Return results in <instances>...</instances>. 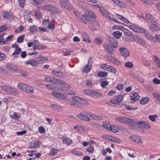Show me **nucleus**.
Returning <instances> with one entry per match:
<instances>
[{"label": "nucleus", "instance_id": "9b49d317", "mask_svg": "<svg viewBox=\"0 0 160 160\" xmlns=\"http://www.w3.org/2000/svg\"><path fill=\"white\" fill-rule=\"evenodd\" d=\"M85 20V21H88L90 22L94 26H98L99 25L98 21L96 20L95 18H89L88 16V15L86 16Z\"/></svg>", "mask_w": 160, "mask_h": 160}, {"label": "nucleus", "instance_id": "f257e3e1", "mask_svg": "<svg viewBox=\"0 0 160 160\" xmlns=\"http://www.w3.org/2000/svg\"><path fill=\"white\" fill-rule=\"evenodd\" d=\"M115 120L120 123L128 125L129 126H136V122L133 120L125 117H116Z\"/></svg>", "mask_w": 160, "mask_h": 160}, {"label": "nucleus", "instance_id": "4be33fe9", "mask_svg": "<svg viewBox=\"0 0 160 160\" xmlns=\"http://www.w3.org/2000/svg\"><path fill=\"white\" fill-rule=\"evenodd\" d=\"M74 128L76 130L81 131L83 132L84 131H86L87 130V128L83 127L80 125H78L76 126H75Z\"/></svg>", "mask_w": 160, "mask_h": 160}, {"label": "nucleus", "instance_id": "69168bd1", "mask_svg": "<svg viewBox=\"0 0 160 160\" xmlns=\"http://www.w3.org/2000/svg\"><path fill=\"white\" fill-rule=\"evenodd\" d=\"M38 42L37 41H35L34 42V46L33 47V49L34 50L38 48L39 49L40 48V47L39 45H38Z\"/></svg>", "mask_w": 160, "mask_h": 160}, {"label": "nucleus", "instance_id": "37998d69", "mask_svg": "<svg viewBox=\"0 0 160 160\" xmlns=\"http://www.w3.org/2000/svg\"><path fill=\"white\" fill-rule=\"evenodd\" d=\"M51 106L52 108L55 109L59 110L62 108L61 106L56 104H52Z\"/></svg>", "mask_w": 160, "mask_h": 160}, {"label": "nucleus", "instance_id": "4468645a", "mask_svg": "<svg viewBox=\"0 0 160 160\" xmlns=\"http://www.w3.org/2000/svg\"><path fill=\"white\" fill-rule=\"evenodd\" d=\"M6 67L9 70L11 71H13L16 72L18 70V67L16 66L11 63L7 64Z\"/></svg>", "mask_w": 160, "mask_h": 160}, {"label": "nucleus", "instance_id": "8fccbe9b", "mask_svg": "<svg viewBox=\"0 0 160 160\" xmlns=\"http://www.w3.org/2000/svg\"><path fill=\"white\" fill-rule=\"evenodd\" d=\"M98 75L100 77H105L107 76V73L105 71L99 72L98 74Z\"/></svg>", "mask_w": 160, "mask_h": 160}, {"label": "nucleus", "instance_id": "20e7f679", "mask_svg": "<svg viewBox=\"0 0 160 160\" xmlns=\"http://www.w3.org/2000/svg\"><path fill=\"white\" fill-rule=\"evenodd\" d=\"M130 100L132 103H134L138 101L140 98V96L138 93L132 92H131L130 95Z\"/></svg>", "mask_w": 160, "mask_h": 160}, {"label": "nucleus", "instance_id": "ddd939ff", "mask_svg": "<svg viewBox=\"0 0 160 160\" xmlns=\"http://www.w3.org/2000/svg\"><path fill=\"white\" fill-rule=\"evenodd\" d=\"M99 11L104 16L107 18H108L110 16L108 12L106 10L105 8L103 7L100 8Z\"/></svg>", "mask_w": 160, "mask_h": 160}, {"label": "nucleus", "instance_id": "5fc2aeb1", "mask_svg": "<svg viewBox=\"0 0 160 160\" xmlns=\"http://www.w3.org/2000/svg\"><path fill=\"white\" fill-rule=\"evenodd\" d=\"M21 49L20 48H17L16 49L15 51L12 54V55L16 54L18 55L21 52Z\"/></svg>", "mask_w": 160, "mask_h": 160}, {"label": "nucleus", "instance_id": "c756f323", "mask_svg": "<svg viewBox=\"0 0 160 160\" xmlns=\"http://www.w3.org/2000/svg\"><path fill=\"white\" fill-rule=\"evenodd\" d=\"M122 33L119 31H116L113 32V36L115 38L119 39L122 35Z\"/></svg>", "mask_w": 160, "mask_h": 160}, {"label": "nucleus", "instance_id": "2f4dec72", "mask_svg": "<svg viewBox=\"0 0 160 160\" xmlns=\"http://www.w3.org/2000/svg\"><path fill=\"white\" fill-rule=\"evenodd\" d=\"M2 16L6 20L7 19L10 18L12 17V14L9 13L7 12L4 11L2 13Z\"/></svg>", "mask_w": 160, "mask_h": 160}, {"label": "nucleus", "instance_id": "e2e57ef3", "mask_svg": "<svg viewBox=\"0 0 160 160\" xmlns=\"http://www.w3.org/2000/svg\"><path fill=\"white\" fill-rule=\"evenodd\" d=\"M35 17L37 19H40V12L37 10L35 12Z\"/></svg>", "mask_w": 160, "mask_h": 160}, {"label": "nucleus", "instance_id": "cd10ccee", "mask_svg": "<svg viewBox=\"0 0 160 160\" xmlns=\"http://www.w3.org/2000/svg\"><path fill=\"white\" fill-rule=\"evenodd\" d=\"M34 88L33 87H31L30 86H29L27 85L25 87V88L24 92H28V93H32L33 92Z\"/></svg>", "mask_w": 160, "mask_h": 160}, {"label": "nucleus", "instance_id": "a878e982", "mask_svg": "<svg viewBox=\"0 0 160 160\" xmlns=\"http://www.w3.org/2000/svg\"><path fill=\"white\" fill-rule=\"evenodd\" d=\"M40 142L39 141H34L30 143V147L32 148H37L39 147Z\"/></svg>", "mask_w": 160, "mask_h": 160}, {"label": "nucleus", "instance_id": "0e129e2a", "mask_svg": "<svg viewBox=\"0 0 160 160\" xmlns=\"http://www.w3.org/2000/svg\"><path fill=\"white\" fill-rule=\"evenodd\" d=\"M153 38L155 41V42H156L157 41L160 42V35H155L154 37H153Z\"/></svg>", "mask_w": 160, "mask_h": 160}, {"label": "nucleus", "instance_id": "423d86ee", "mask_svg": "<svg viewBox=\"0 0 160 160\" xmlns=\"http://www.w3.org/2000/svg\"><path fill=\"white\" fill-rule=\"evenodd\" d=\"M52 95L55 98L61 99L63 100L65 99L66 98V96L65 94L61 93V92H52L51 93Z\"/></svg>", "mask_w": 160, "mask_h": 160}, {"label": "nucleus", "instance_id": "aec40b11", "mask_svg": "<svg viewBox=\"0 0 160 160\" xmlns=\"http://www.w3.org/2000/svg\"><path fill=\"white\" fill-rule=\"evenodd\" d=\"M145 36L148 40L150 41L151 42H155V41L153 38V37L150 33H145Z\"/></svg>", "mask_w": 160, "mask_h": 160}, {"label": "nucleus", "instance_id": "603ef678", "mask_svg": "<svg viewBox=\"0 0 160 160\" xmlns=\"http://www.w3.org/2000/svg\"><path fill=\"white\" fill-rule=\"evenodd\" d=\"M157 117V115H150L149 116V118L152 121L154 122L156 121V118Z\"/></svg>", "mask_w": 160, "mask_h": 160}, {"label": "nucleus", "instance_id": "bb28decb", "mask_svg": "<svg viewBox=\"0 0 160 160\" xmlns=\"http://www.w3.org/2000/svg\"><path fill=\"white\" fill-rule=\"evenodd\" d=\"M115 15L117 16V18L118 19L123 21L126 23L129 22L128 20L122 16L118 14H115Z\"/></svg>", "mask_w": 160, "mask_h": 160}, {"label": "nucleus", "instance_id": "864d4df0", "mask_svg": "<svg viewBox=\"0 0 160 160\" xmlns=\"http://www.w3.org/2000/svg\"><path fill=\"white\" fill-rule=\"evenodd\" d=\"M65 102L71 105H75V103L72 102L71 99H66L65 101Z\"/></svg>", "mask_w": 160, "mask_h": 160}, {"label": "nucleus", "instance_id": "5701e85b", "mask_svg": "<svg viewBox=\"0 0 160 160\" xmlns=\"http://www.w3.org/2000/svg\"><path fill=\"white\" fill-rule=\"evenodd\" d=\"M88 14H84V17L88 16L89 18H96L97 17L95 13L92 11L89 10L88 12Z\"/></svg>", "mask_w": 160, "mask_h": 160}, {"label": "nucleus", "instance_id": "1a4fd4ad", "mask_svg": "<svg viewBox=\"0 0 160 160\" xmlns=\"http://www.w3.org/2000/svg\"><path fill=\"white\" fill-rule=\"evenodd\" d=\"M149 25V29L152 32L158 31L159 30V28L158 26V23L155 22L151 23Z\"/></svg>", "mask_w": 160, "mask_h": 160}, {"label": "nucleus", "instance_id": "473e14b6", "mask_svg": "<svg viewBox=\"0 0 160 160\" xmlns=\"http://www.w3.org/2000/svg\"><path fill=\"white\" fill-rule=\"evenodd\" d=\"M105 48L106 50L109 53L112 54L114 52V50L111 46L106 45Z\"/></svg>", "mask_w": 160, "mask_h": 160}, {"label": "nucleus", "instance_id": "e433bc0d", "mask_svg": "<svg viewBox=\"0 0 160 160\" xmlns=\"http://www.w3.org/2000/svg\"><path fill=\"white\" fill-rule=\"evenodd\" d=\"M107 70L114 73L116 72V69L109 65H108L107 69Z\"/></svg>", "mask_w": 160, "mask_h": 160}, {"label": "nucleus", "instance_id": "13d9d810", "mask_svg": "<svg viewBox=\"0 0 160 160\" xmlns=\"http://www.w3.org/2000/svg\"><path fill=\"white\" fill-rule=\"evenodd\" d=\"M24 39V36L21 35L18 37L17 39V42L18 43H21L23 42Z\"/></svg>", "mask_w": 160, "mask_h": 160}, {"label": "nucleus", "instance_id": "a211bd4d", "mask_svg": "<svg viewBox=\"0 0 160 160\" xmlns=\"http://www.w3.org/2000/svg\"><path fill=\"white\" fill-rule=\"evenodd\" d=\"M147 19L151 23L155 22L156 21L154 17L149 13H147L146 15Z\"/></svg>", "mask_w": 160, "mask_h": 160}, {"label": "nucleus", "instance_id": "4c0bfd02", "mask_svg": "<svg viewBox=\"0 0 160 160\" xmlns=\"http://www.w3.org/2000/svg\"><path fill=\"white\" fill-rule=\"evenodd\" d=\"M66 2L65 1H64V2H61L60 3V4L62 8H64L65 9H68L69 6Z\"/></svg>", "mask_w": 160, "mask_h": 160}, {"label": "nucleus", "instance_id": "72a5a7b5", "mask_svg": "<svg viewBox=\"0 0 160 160\" xmlns=\"http://www.w3.org/2000/svg\"><path fill=\"white\" fill-rule=\"evenodd\" d=\"M123 31L126 36L128 37H131L132 36V34L131 33V32L125 28H123Z\"/></svg>", "mask_w": 160, "mask_h": 160}, {"label": "nucleus", "instance_id": "9d476101", "mask_svg": "<svg viewBox=\"0 0 160 160\" xmlns=\"http://www.w3.org/2000/svg\"><path fill=\"white\" fill-rule=\"evenodd\" d=\"M108 42L114 48H116L118 47V44L117 40L113 37H109L108 38Z\"/></svg>", "mask_w": 160, "mask_h": 160}, {"label": "nucleus", "instance_id": "c85d7f7f", "mask_svg": "<svg viewBox=\"0 0 160 160\" xmlns=\"http://www.w3.org/2000/svg\"><path fill=\"white\" fill-rule=\"evenodd\" d=\"M102 94L99 92L95 91H93L91 97H92L95 98H98L100 97H102Z\"/></svg>", "mask_w": 160, "mask_h": 160}, {"label": "nucleus", "instance_id": "412c9836", "mask_svg": "<svg viewBox=\"0 0 160 160\" xmlns=\"http://www.w3.org/2000/svg\"><path fill=\"white\" fill-rule=\"evenodd\" d=\"M53 6L50 4H45L43 6L42 8L44 10L51 12Z\"/></svg>", "mask_w": 160, "mask_h": 160}, {"label": "nucleus", "instance_id": "680f3d73", "mask_svg": "<svg viewBox=\"0 0 160 160\" xmlns=\"http://www.w3.org/2000/svg\"><path fill=\"white\" fill-rule=\"evenodd\" d=\"M7 41L3 38H0V44L3 45L7 43Z\"/></svg>", "mask_w": 160, "mask_h": 160}, {"label": "nucleus", "instance_id": "7ed1b4c3", "mask_svg": "<svg viewBox=\"0 0 160 160\" xmlns=\"http://www.w3.org/2000/svg\"><path fill=\"white\" fill-rule=\"evenodd\" d=\"M77 116L79 118L81 119L88 121L90 120L89 117H91L92 115L90 113L87 112L83 111L81 112L80 114H78Z\"/></svg>", "mask_w": 160, "mask_h": 160}, {"label": "nucleus", "instance_id": "b1692460", "mask_svg": "<svg viewBox=\"0 0 160 160\" xmlns=\"http://www.w3.org/2000/svg\"><path fill=\"white\" fill-rule=\"evenodd\" d=\"M103 125L104 128L108 131H110L112 129V126L108 122H104Z\"/></svg>", "mask_w": 160, "mask_h": 160}, {"label": "nucleus", "instance_id": "a19ab883", "mask_svg": "<svg viewBox=\"0 0 160 160\" xmlns=\"http://www.w3.org/2000/svg\"><path fill=\"white\" fill-rule=\"evenodd\" d=\"M30 1L31 3L37 6L38 7H39V6H40L39 3L40 2V0H30Z\"/></svg>", "mask_w": 160, "mask_h": 160}, {"label": "nucleus", "instance_id": "bf43d9fd", "mask_svg": "<svg viewBox=\"0 0 160 160\" xmlns=\"http://www.w3.org/2000/svg\"><path fill=\"white\" fill-rule=\"evenodd\" d=\"M87 150L89 153H93V152L94 148L92 146H89L87 148Z\"/></svg>", "mask_w": 160, "mask_h": 160}, {"label": "nucleus", "instance_id": "49530a36", "mask_svg": "<svg viewBox=\"0 0 160 160\" xmlns=\"http://www.w3.org/2000/svg\"><path fill=\"white\" fill-rule=\"evenodd\" d=\"M155 62L157 65L160 68V59L158 57L155 56L154 57Z\"/></svg>", "mask_w": 160, "mask_h": 160}, {"label": "nucleus", "instance_id": "f704fd0d", "mask_svg": "<svg viewBox=\"0 0 160 160\" xmlns=\"http://www.w3.org/2000/svg\"><path fill=\"white\" fill-rule=\"evenodd\" d=\"M149 99L148 97H146L142 99L140 101V103L142 104H144L147 103Z\"/></svg>", "mask_w": 160, "mask_h": 160}, {"label": "nucleus", "instance_id": "c03bdc74", "mask_svg": "<svg viewBox=\"0 0 160 160\" xmlns=\"http://www.w3.org/2000/svg\"><path fill=\"white\" fill-rule=\"evenodd\" d=\"M109 82L106 81H104L101 82V86L103 88H106Z\"/></svg>", "mask_w": 160, "mask_h": 160}, {"label": "nucleus", "instance_id": "a18cd8bd", "mask_svg": "<svg viewBox=\"0 0 160 160\" xmlns=\"http://www.w3.org/2000/svg\"><path fill=\"white\" fill-rule=\"evenodd\" d=\"M129 28L134 32H138L139 27L134 26L130 25Z\"/></svg>", "mask_w": 160, "mask_h": 160}, {"label": "nucleus", "instance_id": "3c124183", "mask_svg": "<svg viewBox=\"0 0 160 160\" xmlns=\"http://www.w3.org/2000/svg\"><path fill=\"white\" fill-rule=\"evenodd\" d=\"M91 69V67L90 65H87L84 68V72L85 73H88L89 72Z\"/></svg>", "mask_w": 160, "mask_h": 160}, {"label": "nucleus", "instance_id": "052dcab7", "mask_svg": "<svg viewBox=\"0 0 160 160\" xmlns=\"http://www.w3.org/2000/svg\"><path fill=\"white\" fill-rule=\"evenodd\" d=\"M66 143L68 145H70L72 142V140L70 138H67L65 140Z\"/></svg>", "mask_w": 160, "mask_h": 160}, {"label": "nucleus", "instance_id": "2eb2a0df", "mask_svg": "<svg viewBox=\"0 0 160 160\" xmlns=\"http://www.w3.org/2000/svg\"><path fill=\"white\" fill-rule=\"evenodd\" d=\"M82 38L83 41L88 43L91 42L89 36L85 32H82Z\"/></svg>", "mask_w": 160, "mask_h": 160}, {"label": "nucleus", "instance_id": "6e6552de", "mask_svg": "<svg viewBox=\"0 0 160 160\" xmlns=\"http://www.w3.org/2000/svg\"><path fill=\"white\" fill-rule=\"evenodd\" d=\"M123 97V96L122 95L116 96L111 100V102L112 104L119 103L122 102Z\"/></svg>", "mask_w": 160, "mask_h": 160}, {"label": "nucleus", "instance_id": "dca6fc26", "mask_svg": "<svg viewBox=\"0 0 160 160\" xmlns=\"http://www.w3.org/2000/svg\"><path fill=\"white\" fill-rule=\"evenodd\" d=\"M52 73L53 74L60 78H63L65 76V74L63 72H58L56 70L52 71Z\"/></svg>", "mask_w": 160, "mask_h": 160}, {"label": "nucleus", "instance_id": "338daca9", "mask_svg": "<svg viewBox=\"0 0 160 160\" xmlns=\"http://www.w3.org/2000/svg\"><path fill=\"white\" fill-rule=\"evenodd\" d=\"M63 83L62 84H61L63 85V87L65 88H70V85L68 83H66L64 81L62 80Z\"/></svg>", "mask_w": 160, "mask_h": 160}, {"label": "nucleus", "instance_id": "774afa93", "mask_svg": "<svg viewBox=\"0 0 160 160\" xmlns=\"http://www.w3.org/2000/svg\"><path fill=\"white\" fill-rule=\"evenodd\" d=\"M46 87L49 89L51 90H54L53 87L54 85L50 84H46L45 85Z\"/></svg>", "mask_w": 160, "mask_h": 160}, {"label": "nucleus", "instance_id": "f03ea898", "mask_svg": "<svg viewBox=\"0 0 160 160\" xmlns=\"http://www.w3.org/2000/svg\"><path fill=\"white\" fill-rule=\"evenodd\" d=\"M1 88L3 90L11 94L17 95L18 94L17 90L13 88L4 85L2 86Z\"/></svg>", "mask_w": 160, "mask_h": 160}, {"label": "nucleus", "instance_id": "ea45409f", "mask_svg": "<svg viewBox=\"0 0 160 160\" xmlns=\"http://www.w3.org/2000/svg\"><path fill=\"white\" fill-rule=\"evenodd\" d=\"M52 83H54L62 84L63 83V82L62 81V80L54 78Z\"/></svg>", "mask_w": 160, "mask_h": 160}, {"label": "nucleus", "instance_id": "0eeeda50", "mask_svg": "<svg viewBox=\"0 0 160 160\" xmlns=\"http://www.w3.org/2000/svg\"><path fill=\"white\" fill-rule=\"evenodd\" d=\"M137 125L140 128H143L145 129H149L150 128V126L149 124L146 121H140L136 122Z\"/></svg>", "mask_w": 160, "mask_h": 160}, {"label": "nucleus", "instance_id": "09e8293b", "mask_svg": "<svg viewBox=\"0 0 160 160\" xmlns=\"http://www.w3.org/2000/svg\"><path fill=\"white\" fill-rule=\"evenodd\" d=\"M125 66L126 67L129 68H131L133 67V64L131 62H129L125 63Z\"/></svg>", "mask_w": 160, "mask_h": 160}, {"label": "nucleus", "instance_id": "6e6d98bb", "mask_svg": "<svg viewBox=\"0 0 160 160\" xmlns=\"http://www.w3.org/2000/svg\"><path fill=\"white\" fill-rule=\"evenodd\" d=\"M133 39L135 42L138 43H139V41H140V40L141 39V38H140V37L136 35H133Z\"/></svg>", "mask_w": 160, "mask_h": 160}, {"label": "nucleus", "instance_id": "f8f14e48", "mask_svg": "<svg viewBox=\"0 0 160 160\" xmlns=\"http://www.w3.org/2000/svg\"><path fill=\"white\" fill-rule=\"evenodd\" d=\"M119 51L121 54L125 57H127L129 55V53L128 51L124 47L119 48Z\"/></svg>", "mask_w": 160, "mask_h": 160}, {"label": "nucleus", "instance_id": "4d7b16f0", "mask_svg": "<svg viewBox=\"0 0 160 160\" xmlns=\"http://www.w3.org/2000/svg\"><path fill=\"white\" fill-rule=\"evenodd\" d=\"M25 0H18V3L19 6L22 8L24 7Z\"/></svg>", "mask_w": 160, "mask_h": 160}, {"label": "nucleus", "instance_id": "6ab92c4d", "mask_svg": "<svg viewBox=\"0 0 160 160\" xmlns=\"http://www.w3.org/2000/svg\"><path fill=\"white\" fill-rule=\"evenodd\" d=\"M25 64L26 65L29 64L32 66L36 67L37 66L38 63L35 60H29L28 61H25Z\"/></svg>", "mask_w": 160, "mask_h": 160}, {"label": "nucleus", "instance_id": "7c9ffc66", "mask_svg": "<svg viewBox=\"0 0 160 160\" xmlns=\"http://www.w3.org/2000/svg\"><path fill=\"white\" fill-rule=\"evenodd\" d=\"M58 152L59 150L58 149L52 148H51L50 151V155L52 156H54L56 155V154Z\"/></svg>", "mask_w": 160, "mask_h": 160}, {"label": "nucleus", "instance_id": "58836bf2", "mask_svg": "<svg viewBox=\"0 0 160 160\" xmlns=\"http://www.w3.org/2000/svg\"><path fill=\"white\" fill-rule=\"evenodd\" d=\"M64 92L67 94L72 95H74L76 94V92L74 91L71 89H68L65 90Z\"/></svg>", "mask_w": 160, "mask_h": 160}, {"label": "nucleus", "instance_id": "39448f33", "mask_svg": "<svg viewBox=\"0 0 160 160\" xmlns=\"http://www.w3.org/2000/svg\"><path fill=\"white\" fill-rule=\"evenodd\" d=\"M73 13L76 18L80 22L87 24V22L85 20L86 17H84V14L83 15L80 12L76 11H74Z\"/></svg>", "mask_w": 160, "mask_h": 160}, {"label": "nucleus", "instance_id": "393cba45", "mask_svg": "<svg viewBox=\"0 0 160 160\" xmlns=\"http://www.w3.org/2000/svg\"><path fill=\"white\" fill-rule=\"evenodd\" d=\"M62 10L58 7L53 6L51 12L56 13L57 14H60L61 13Z\"/></svg>", "mask_w": 160, "mask_h": 160}, {"label": "nucleus", "instance_id": "de8ad7c7", "mask_svg": "<svg viewBox=\"0 0 160 160\" xmlns=\"http://www.w3.org/2000/svg\"><path fill=\"white\" fill-rule=\"evenodd\" d=\"M93 90L90 89L85 90L84 91L85 94L88 95L92 96Z\"/></svg>", "mask_w": 160, "mask_h": 160}, {"label": "nucleus", "instance_id": "79ce46f5", "mask_svg": "<svg viewBox=\"0 0 160 160\" xmlns=\"http://www.w3.org/2000/svg\"><path fill=\"white\" fill-rule=\"evenodd\" d=\"M26 86V84L22 83H19L18 84V88L22 90L23 91H24L25 88Z\"/></svg>", "mask_w": 160, "mask_h": 160}, {"label": "nucleus", "instance_id": "c9c22d12", "mask_svg": "<svg viewBox=\"0 0 160 160\" xmlns=\"http://www.w3.org/2000/svg\"><path fill=\"white\" fill-rule=\"evenodd\" d=\"M152 96L155 98L160 102V94L154 92L153 93Z\"/></svg>", "mask_w": 160, "mask_h": 160}, {"label": "nucleus", "instance_id": "f3484780", "mask_svg": "<svg viewBox=\"0 0 160 160\" xmlns=\"http://www.w3.org/2000/svg\"><path fill=\"white\" fill-rule=\"evenodd\" d=\"M130 138L131 140L136 143H140L141 142V138L137 136H132L130 137Z\"/></svg>", "mask_w": 160, "mask_h": 160}]
</instances>
